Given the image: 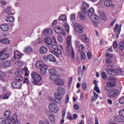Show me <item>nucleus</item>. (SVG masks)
<instances>
[{
  "label": "nucleus",
  "instance_id": "1",
  "mask_svg": "<svg viewBox=\"0 0 124 124\" xmlns=\"http://www.w3.org/2000/svg\"><path fill=\"white\" fill-rule=\"evenodd\" d=\"M48 72L50 74H52L50 76V78L52 81H54L55 85H57L58 86H63V85H64V82L61 79V77L58 75L53 74L56 72V70L54 69H50L48 70Z\"/></svg>",
  "mask_w": 124,
  "mask_h": 124
},
{
  "label": "nucleus",
  "instance_id": "2",
  "mask_svg": "<svg viewBox=\"0 0 124 124\" xmlns=\"http://www.w3.org/2000/svg\"><path fill=\"white\" fill-rule=\"evenodd\" d=\"M15 74L16 75L15 78L16 81H23L24 80V78H23L21 75L24 74L25 76H29L30 75V71L28 69V67H24V68L21 70H17L15 72Z\"/></svg>",
  "mask_w": 124,
  "mask_h": 124
},
{
  "label": "nucleus",
  "instance_id": "3",
  "mask_svg": "<svg viewBox=\"0 0 124 124\" xmlns=\"http://www.w3.org/2000/svg\"><path fill=\"white\" fill-rule=\"evenodd\" d=\"M31 77L33 79L32 81L33 85H37L38 82H40L42 79L41 76L35 72H33L31 73Z\"/></svg>",
  "mask_w": 124,
  "mask_h": 124
},
{
  "label": "nucleus",
  "instance_id": "4",
  "mask_svg": "<svg viewBox=\"0 0 124 124\" xmlns=\"http://www.w3.org/2000/svg\"><path fill=\"white\" fill-rule=\"evenodd\" d=\"M108 80L109 82H108L106 83L108 87H115L116 86V82L117 81V79L115 77H110L108 78Z\"/></svg>",
  "mask_w": 124,
  "mask_h": 124
},
{
  "label": "nucleus",
  "instance_id": "5",
  "mask_svg": "<svg viewBox=\"0 0 124 124\" xmlns=\"http://www.w3.org/2000/svg\"><path fill=\"white\" fill-rule=\"evenodd\" d=\"M9 57V54L6 52V49H4L0 51V59L1 61H4Z\"/></svg>",
  "mask_w": 124,
  "mask_h": 124
},
{
  "label": "nucleus",
  "instance_id": "6",
  "mask_svg": "<svg viewBox=\"0 0 124 124\" xmlns=\"http://www.w3.org/2000/svg\"><path fill=\"white\" fill-rule=\"evenodd\" d=\"M48 107L53 113H58L59 112V107L55 103H51L49 104Z\"/></svg>",
  "mask_w": 124,
  "mask_h": 124
},
{
  "label": "nucleus",
  "instance_id": "7",
  "mask_svg": "<svg viewBox=\"0 0 124 124\" xmlns=\"http://www.w3.org/2000/svg\"><path fill=\"white\" fill-rule=\"evenodd\" d=\"M22 56H23V54H22V53L19 51H16L14 53V58L11 59L12 62H15V60H19L20 59H22Z\"/></svg>",
  "mask_w": 124,
  "mask_h": 124
},
{
  "label": "nucleus",
  "instance_id": "8",
  "mask_svg": "<svg viewBox=\"0 0 124 124\" xmlns=\"http://www.w3.org/2000/svg\"><path fill=\"white\" fill-rule=\"evenodd\" d=\"M89 18L90 20H91L92 22L93 23V26H94V27H96V26H97V19H98V16H97L96 15L94 14L92 16H89Z\"/></svg>",
  "mask_w": 124,
  "mask_h": 124
},
{
  "label": "nucleus",
  "instance_id": "9",
  "mask_svg": "<svg viewBox=\"0 0 124 124\" xmlns=\"http://www.w3.org/2000/svg\"><path fill=\"white\" fill-rule=\"evenodd\" d=\"M74 29L76 31L79 32V33H82V32H84V27L80 24H75Z\"/></svg>",
  "mask_w": 124,
  "mask_h": 124
},
{
  "label": "nucleus",
  "instance_id": "10",
  "mask_svg": "<svg viewBox=\"0 0 124 124\" xmlns=\"http://www.w3.org/2000/svg\"><path fill=\"white\" fill-rule=\"evenodd\" d=\"M70 50H69V47L66 46L65 48V53L66 54H67V55H68V56H69V55L71 54L72 57L73 59L74 58V51L73 50V48H72V47L70 46Z\"/></svg>",
  "mask_w": 124,
  "mask_h": 124
},
{
  "label": "nucleus",
  "instance_id": "11",
  "mask_svg": "<svg viewBox=\"0 0 124 124\" xmlns=\"http://www.w3.org/2000/svg\"><path fill=\"white\" fill-rule=\"evenodd\" d=\"M119 93V90L117 89H115L114 90H112L110 91L108 93V95L110 98H114L118 95V94Z\"/></svg>",
  "mask_w": 124,
  "mask_h": 124
},
{
  "label": "nucleus",
  "instance_id": "12",
  "mask_svg": "<svg viewBox=\"0 0 124 124\" xmlns=\"http://www.w3.org/2000/svg\"><path fill=\"white\" fill-rule=\"evenodd\" d=\"M54 96L55 98L56 102H57V103L61 104L62 103V94L56 93L54 94Z\"/></svg>",
  "mask_w": 124,
  "mask_h": 124
},
{
  "label": "nucleus",
  "instance_id": "13",
  "mask_svg": "<svg viewBox=\"0 0 124 124\" xmlns=\"http://www.w3.org/2000/svg\"><path fill=\"white\" fill-rule=\"evenodd\" d=\"M86 14H87L86 12L84 11H81L78 13V17H79L80 20L84 21L86 20Z\"/></svg>",
  "mask_w": 124,
  "mask_h": 124
},
{
  "label": "nucleus",
  "instance_id": "14",
  "mask_svg": "<svg viewBox=\"0 0 124 124\" xmlns=\"http://www.w3.org/2000/svg\"><path fill=\"white\" fill-rule=\"evenodd\" d=\"M21 81H15L12 82V86L14 89H20L22 87Z\"/></svg>",
  "mask_w": 124,
  "mask_h": 124
},
{
  "label": "nucleus",
  "instance_id": "15",
  "mask_svg": "<svg viewBox=\"0 0 124 124\" xmlns=\"http://www.w3.org/2000/svg\"><path fill=\"white\" fill-rule=\"evenodd\" d=\"M90 8V4L89 3L84 1L82 3V6L81 7V10L82 11H84L85 12H87V10H88Z\"/></svg>",
  "mask_w": 124,
  "mask_h": 124
},
{
  "label": "nucleus",
  "instance_id": "16",
  "mask_svg": "<svg viewBox=\"0 0 124 124\" xmlns=\"http://www.w3.org/2000/svg\"><path fill=\"white\" fill-rule=\"evenodd\" d=\"M17 119H18V116L15 114L10 120L9 119L8 121L6 122V124H13V123L15 122H18Z\"/></svg>",
  "mask_w": 124,
  "mask_h": 124
},
{
  "label": "nucleus",
  "instance_id": "17",
  "mask_svg": "<svg viewBox=\"0 0 124 124\" xmlns=\"http://www.w3.org/2000/svg\"><path fill=\"white\" fill-rule=\"evenodd\" d=\"M7 14L9 16L10 15H14L15 14V11L12 7H10V6H7Z\"/></svg>",
  "mask_w": 124,
  "mask_h": 124
},
{
  "label": "nucleus",
  "instance_id": "18",
  "mask_svg": "<svg viewBox=\"0 0 124 124\" xmlns=\"http://www.w3.org/2000/svg\"><path fill=\"white\" fill-rule=\"evenodd\" d=\"M121 25L119 26L118 24H116L115 26L114 31V32L117 31V33L116 34V37H119V35H120V32H121Z\"/></svg>",
  "mask_w": 124,
  "mask_h": 124
},
{
  "label": "nucleus",
  "instance_id": "19",
  "mask_svg": "<svg viewBox=\"0 0 124 124\" xmlns=\"http://www.w3.org/2000/svg\"><path fill=\"white\" fill-rule=\"evenodd\" d=\"M10 115H11V111L8 109L4 112V117L6 119V122H8L9 118H10Z\"/></svg>",
  "mask_w": 124,
  "mask_h": 124
},
{
  "label": "nucleus",
  "instance_id": "20",
  "mask_svg": "<svg viewBox=\"0 0 124 124\" xmlns=\"http://www.w3.org/2000/svg\"><path fill=\"white\" fill-rule=\"evenodd\" d=\"M53 34V31L52 29H46L44 31V35L45 36H51Z\"/></svg>",
  "mask_w": 124,
  "mask_h": 124
},
{
  "label": "nucleus",
  "instance_id": "21",
  "mask_svg": "<svg viewBox=\"0 0 124 124\" xmlns=\"http://www.w3.org/2000/svg\"><path fill=\"white\" fill-rule=\"evenodd\" d=\"M45 65L43 61L40 60L36 62V66L38 69L42 68V67Z\"/></svg>",
  "mask_w": 124,
  "mask_h": 124
},
{
  "label": "nucleus",
  "instance_id": "22",
  "mask_svg": "<svg viewBox=\"0 0 124 124\" xmlns=\"http://www.w3.org/2000/svg\"><path fill=\"white\" fill-rule=\"evenodd\" d=\"M47 51H48V48L45 46H41V47L40 48L39 52L40 54H41L42 55L46 54V53H47Z\"/></svg>",
  "mask_w": 124,
  "mask_h": 124
},
{
  "label": "nucleus",
  "instance_id": "23",
  "mask_svg": "<svg viewBox=\"0 0 124 124\" xmlns=\"http://www.w3.org/2000/svg\"><path fill=\"white\" fill-rule=\"evenodd\" d=\"M98 14L101 20H103V21H105L106 20H107V17H106V16H105V14H104L103 11H99Z\"/></svg>",
  "mask_w": 124,
  "mask_h": 124
},
{
  "label": "nucleus",
  "instance_id": "24",
  "mask_svg": "<svg viewBox=\"0 0 124 124\" xmlns=\"http://www.w3.org/2000/svg\"><path fill=\"white\" fill-rule=\"evenodd\" d=\"M57 92L58 93L63 95L65 93V89L61 86H59L57 89Z\"/></svg>",
  "mask_w": 124,
  "mask_h": 124
},
{
  "label": "nucleus",
  "instance_id": "25",
  "mask_svg": "<svg viewBox=\"0 0 124 124\" xmlns=\"http://www.w3.org/2000/svg\"><path fill=\"white\" fill-rule=\"evenodd\" d=\"M112 73L113 76H116V75H118V74H122L123 72H122V70L120 69H114L112 70Z\"/></svg>",
  "mask_w": 124,
  "mask_h": 124
},
{
  "label": "nucleus",
  "instance_id": "26",
  "mask_svg": "<svg viewBox=\"0 0 124 124\" xmlns=\"http://www.w3.org/2000/svg\"><path fill=\"white\" fill-rule=\"evenodd\" d=\"M32 47L31 46H28L24 48V51L26 54H30L32 52Z\"/></svg>",
  "mask_w": 124,
  "mask_h": 124
},
{
  "label": "nucleus",
  "instance_id": "27",
  "mask_svg": "<svg viewBox=\"0 0 124 124\" xmlns=\"http://www.w3.org/2000/svg\"><path fill=\"white\" fill-rule=\"evenodd\" d=\"M40 69L41 74L42 75H44L48 69V67L46 66V65H45L43 67L40 68Z\"/></svg>",
  "mask_w": 124,
  "mask_h": 124
},
{
  "label": "nucleus",
  "instance_id": "28",
  "mask_svg": "<svg viewBox=\"0 0 124 124\" xmlns=\"http://www.w3.org/2000/svg\"><path fill=\"white\" fill-rule=\"evenodd\" d=\"M104 5L107 7H112L113 3H112V0H106L104 2Z\"/></svg>",
  "mask_w": 124,
  "mask_h": 124
},
{
  "label": "nucleus",
  "instance_id": "29",
  "mask_svg": "<svg viewBox=\"0 0 124 124\" xmlns=\"http://www.w3.org/2000/svg\"><path fill=\"white\" fill-rule=\"evenodd\" d=\"M46 58L47 59V60H48V61L49 62H56V58H55V57H54V56L52 54H49L46 56Z\"/></svg>",
  "mask_w": 124,
  "mask_h": 124
},
{
  "label": "nucleus",
  "instance_id": "30",
  "mask_svg": "<svg viewBox=\"0 0 124 124\" xmlns=\"http://www.w3.org/2000/svg\"><path fill=\"white\" fill-rule=\"evenodd\" d=\"M0 28L4 31H7L9 30V26L7 24H2L0 25Z\"/></svg>",
  "mask_w": 124,
  "mask_h": 124
},
{
  "label": "nucleus",
  "instance_id": "31",
  "mask_svg": "<svg viewBox=\"0 0 124 124\" xmlns=\"http://www.w3.org/2000/svg\"><path fill=\"white\" fill-rule=\"evenodd\" d=\"M44 41L45 43H46V46H48V47H49L51 45V43H52V39L49 37H47L45 39Z\"/></svg>",
  "mask_w": 124,
  "mask_h": 124
},
{
  "label": "nucleus",
  "instance_id": "32",
  "mask_svg": "<svg viewBox=\"0 0 124 124\" xmlns=\"http://www.w3.org/2000/svg\"><path fill=\"white\" fill-rule=\"evenodd\" d=\"M49 49L50 50H53V51H56L58 48L59 46L56 44H53L52 45H50L48 46Z\"/></svg>",
  "mask_w": 124,
  "mask_h": 124
},
{
  "label": "nucleus",
  "instance_id": "33",
  "mask_svg": "<svg viewBox=\"0 0 124 124\" xmlns=\"http://www.w3.org/2000/svg\"><path fill=\"white\" fill-rule=\"evenodd\" d=\"M81 39L84 42H90V40L86 35H82L81 36Z\"/></svg>",
  "mask_w": 124,
  "mask_h": 124
},
{
  "label": "nucleus",
  "instance_id": "34",
  "mask_svg": "<svg viewBox=\"0 0 124 124\" xmlns=\"http://www.w3.org/2000/svg\"><path fill=\"white\" fill-rule=\"evenodd\" d=\"M11 65V63L10 62V60H6L3 62V66L4 67H8Z\"/></svg>",
  "mask_w": 124,
  "mask_h": 124
},
{
  "label": "nucleus",
  "instance_id": "35",
  "mask_svg": "<svg viewBox=\"0 0 124 124\" xmlns=\"http://www.w3.org/2000/svg\"><path fill=\"white\" fill-rule=\"evenodd\" d=\"M4 77H5V73L1 71H0V81H1V82H4Z\"/></svg>",
  "mask_w": 124,
  "mask_h": 124
},
{
  "label": "nucleus",
  "instance_id": "36",
  "mask_svg": "<svg viewBox=\"0 0 124 124\" xmlns=\"http://www.w3.org/2000/svg\"><path fill=\"white\" fill-rule=\"evenodd\" d=\"M5 20L8 23H12L15 20V18L14 16H8L6 18Z\"/></svg>",
  "mask_w": 124,
  "mask_h": 124
},
{
  "label": "nucleus",
  "instance_id": "37",
  "mask_svg": "<svg viewBox=\"0 0 124 124\" xmlns=\"http://www.w3.org/2000/svg\"><path fill=\"white\" fill-rule=\"evenodd\" d=\"M114 120L116 121L117 122H124V117H123L121 116H117Z\"/></svg>",
  "mask_w": 124,
  "mask_h": 124
},
{
  "label": "nucleus",
  "instance_id": "38",
  "mask_svg": "<svg viewBox=\"0 0 124 124\" xmlns=\"http://www.w3.org/2000/svg\"><path fill=\"white\" fill-rule=\"evenodd\" d=\"M59 21H62V22H66V16L65 15H62L58 18Z\"/></svg>",
  "mask_w": 124,
  "mask_h": 124
},
{
  "label": "nucleus",
  "instance_id": "39",
  "mask_svg": "<svg viewBox=\"0 0 124 124\" xmlns=\"http://www.w3.org/2000/svg\"><path fill=\"white\" fill-rule=\"evenodd\" d=\"M118 47L120 50L121 51H124V41H122L119 43Z\"/></svg>",
  "mask_w": 124,
  "mask_h": 124
},
{
  "label": "nucleus",
  "instance_id": "40",
  "mask_svg": "<svg viewBox=\"0 0 124 124\" xmlns=\"http://www.w3.org/2000/svg\"><path fill=\"white\" fill-rule=\"evenodd\" d=\"M94 14V9L93 8H91L88 11V16L90 17L92 15Z\"/></svg>",
  "mask_w": 124,
  "mask_h": 124
},
{
  "label": "nucleus",
  "instance_id": "41",
  "mask_svg": "<svg viewBox=\"0 0 124 124\" xmlns=\"http://www.w3.org/2000/svg\"><path fill=\"white\" fill-rule=\"evenodd\" d=\"M66 46L67 47H70L71 46V38L70 37H67Z\"/></svg>",
  "mask_w": 124,
  "mask_h": 124
},
{
  "label": "nucleus",
  "instance_id": "42",
  "mask_svg": "<svg viewBox=\"0 0 124 124\" xmlns=\"http://www.w3.org/2000/svg\"><path fill=\"white\" fill-rule=\"evenodd\" d=\"M50 53H52V54H58V55H62V50L58 48L56 51L51 50Z\"/></svg>",
  "mask_w": 124,
  "mask_h": 124
},
{
  "label": "nucleus",
  "instance_id": "43",
  "mask_svg": "<svg viewBox=\"0 0 124 124\" xmlns=\"http://www.w3.org/2000/svg\"><path fill=\"white\" fill-rule=\"evenodd\" d=\"M70 19L72 22H74L76 20V14H72L70 15Z\"/></svg>",
  "mask_w": 124,
  "mask_h": 124
},
{
  "label": "nucleus",
  "instance_id": "44",
  "mask_svg": "<svg viewBox=\"0 0 124 124\" xmlns=\"http://www.w3.org/2000/svg\"><path fill=\"white\" fill-rule=\"evenodd\" d=\"M16 65H17V66H23L24 65V62L22 60L18 61L16 62Z\"/></svg>",
  "mask_w": 124,
  "mask_h": 124
},
{
  "label": "nucleus",
  "instance_id": "45",
  "mask_svg": "<svg viewBox=\"0 0 124 124\" xmlns=\"http://www.w3.org/2000/svg\"><path fill=\"white\" fill-rule=\"evenodd\" d=\"M84 49H85V46L82 45L79 46V49L78 50V53H83L84 52Z\"/></svg>",
  "mask_w": 124,
  "mask_h": 124
},
{
  "label": "nucleus",
  "instance_id": "46",
  "mask_svg": "<svg viewBox=\"0 0 124 124\" xmlns=\"http://www.w3.org/2000/svg\"><path fill=\"white\" fill-rule=\"evenodd\" d=\"M61 30H62V27L59 26H56L54 29L56 33H60V31H61Z\"/></svg>",
  "mask_w": 124,
  "mask_h": 124
},
{
  "label": "nucleus",
  "instance_id": "47",
  "mask_svg": "<svg viewBox=\"0 0 124 124\" xmlns=\"http://www.w3.org/2000/svg\"><path fill=\"white\" fill-rule=\"evenodd\" d=\"M48 118L49 119V121H50L51 123L52 124H54L55 123V117L53 116V115H49L48 116Z\"/></svg>",
  "mask_w": 124,
  "mask_h": 124
},
{
  "label": "nucleus",
  "instance_id": "48",
  "mask_svg": "<svg viewBox=\"0 0 124 124\" xmlns=\"http://www.w3.org/2000/svg\"><path fill=\"white\" fill-rule=\"evenodd\" d=\"M63 27L67 32H69V25L67 23H64Z\"/></svg>",
  "mask_w": 124,
  "mask_h": 124
},
{
  "label": "nucleus",
  "instance_id": "49",
  "mask_svg": "<svg viewBox=\"0 0 124 124\" xmlns=\"http://www.w3.org/2000/svg\"><path fill=\"white\" fill-rule=\"evenodd\" d=\"M58 41L60 43H62L63 42V39L61 35H58L57 36Z\"/></svg>",
  "mask_w": 124,
  "mask_h": 124
},
{
  "label": "nucleus",
  "instance_id": "50",
  "mask_svg": "<svg viewBox=\"0 0 124 124\" xmlns=\"http://www.w3.org/2000/svg\"><path fill=\"white\" fill-rule=\"evenodd\" d=\"M0 42H2V43H4V44H7L8 43H9V40L8 39H2Z\"/></svg>",
  "mask_w": 124,
  "mask_h": 124
},
{
  "label": "nucleus",
  "instance_id": "51",
  "mask_svg": "<svg viewBox=\"0 0 124 124\" xmlns=\"http://www.w3.org/2000/svg\"><path fill=\"white\" fill-rule=\"evenodd\" d=\"M81 57V61H83V60H85L86 59V54H85V52H80V53Z\"/></svg>",
  "mask_w": 124,
  "mask_h": 124
},
{
  "label": "nucleus",
  "instance_id": "52",
  "mask_svg": "<svg viewBox=\"0 0 124 124\" xmlns=\"http://www.w3.org/2000/svg\"><path fill=\"white\" fill-rule=\"evenodd\" d=\"M94 90L97 93H99V92H100V90H99V88H98V85H96V86H94Z\"/></svg>",
  "mask_w": 124,
  "mask_h": 124
},
{
  "label": "nucleus",
  "instance_id": "53",
  "mask_svg": "<svg viewBox=\"0 0 124 124\" xmlns=\"http://www.w3.org/2000/svg\"><path fill=\"white\" fill-rule=\"evenodd\" d=\"M0 124H6V119H4V118L0 119Z\"/></svg>",
  "mask_w": 124,
  "mask_h": 124
},
{
  "label": "nucleus",
  "instance_id": "54",
  "mask_svg": "<svg viewBox=\"0 0 124 124\" xmlns=\"http://www.w3.org/2000/svg\"><path fill=\"white\" fill-rule=\"evenodd\" d=\"M107 72L108 75H111L113 76V70H111L110 69H108L107 70Z\"/></svg>",
  "mask_w": 124,
  "mask_h": 124
},
{
  "label": "nucleus",
  "instance_id": "55",
  "mask_svg": "<svg viewBox=\"0 0 124 124\" xmlns=\"http://www.w3.org/2000/svg\"><path fill=\"white\" fill-rule=\"evenodd\" d=\"M113 46L114 50H116V49H117V48L118 47V42L117 41L113 42Z\"/></svg>",
  "mask_w": 124,
  "mask_h": 124
},
{
  "label": "nucleus",
  "instance_id": "56",
  "mask_svg": "<svg viewBox=\"0 0 124 124\" xmlns=\"http://www.w3.org/2000/svg\"><path fill=\"white\" fill-rule=\"evenodd\" d=\"M0 4L1 5H6L7 4V1L4 0H0Z\"/></svg>",
  "mask_w": 124,
  "mask_h": 124
},
{
  "label": "nucleus",
  "instance_id": "57",
  "mask_svg": "<svg viewBox=\"0 0 124 124\" xmlns=\"http://www.w3.org/2000/svg\"><path fill=\"white\" fill-rule=\"evenodd\" d=\"M119 114L120 116H122V117H124V109H121L119 111Z\"/></svg>",
  "mask_w": 124,
  "mask_h": 124
},
{
  "label": "nucleus",
  "instance_id": "58",
  "mask_svg": "<svg viewBox=\"0 0 124 124\" xmlns=\"http://www.w3.org/2000/svg\"><path fill=\"white\" fill-rule=\"evenodd\" d=\"M119 102L120 104H124V97H121L119 100Z\"/></svg>",
  "mask_w": 124,
  "mask_h": 124
},
{
  "label": "nucleus",
  "instance_id": "59",
  "mask_svg": "<svg viewBox=\"0 0 124 124\" xmlns=\"http://www.w3.org/2000/svg\"><path fill=\"white\" fill-rule=\"evenodd\" d=\"M67 118L70 121H72V120H73V117H72V116H71V114H70V113H67Z\"/></svg>",
  "mask_w": 124,
  "mask_h": 124
},
{
  "label": "nucleus",
  "instance_id": "60",
  "mask_svg": "<svg viewBox=\"0 0 124 124\" xmlns=\"http://www.w3.org/2000/svg\"><path fill=\"white\" fill-rule=\"evenodd\" d=\"M101 76L102 78H103V79H105V80L107 79V76H106V74L105 73V72H102L101 74Z\"/></svg>",
  "mask_w": 124,
  "mask_h": 124
},
{
  "label": "nucleus",
  "instance_id": "61",
  "mask_svg": "<svg viewBox=\"0 0 124 124\" xmlns=\"http://www.w3.org/2000/svg\"><path fill=\"white\" fill-rule=\"evenodd\" d=\"M9 96H10V95L9 94H5L3 96V99H8V98H9Z\"/></svg>",
  "mask_w": 124,
  "mask_h": 124
},
{
  "label": "nucleus",
  "instance_id": "62",
  "mask_svg": "<svg viewBox=\"0 0 124 124\" xmlns=\"http://www.w3.org/2000/svg\"><path fill=\"white\" fill-rule=\"evenodd\" d=\"M93 54L91 53V52H88L87 53V57L89 60H91L92 58H93Z\"/></svg>",
  "mask_w": 124,
  "mask_h": 124
},
{
  "label": "nucleus",
  "instance_id": "63",
  "mask_svg": "<svg viewBox=\"0 0 124 124\" xmlns=\"http://www.w3.org/2000/svg\"><path fill=\"white\" fill-rule=\"evenodd\" d=\"M106 57H107L108 59H110V58H113V54L111 53H106Z\"/></svg>",
  "mask_w": 124,
  "mask_h": 124
},
{
  "label": "nucleus",
  "instance_id": "64",
  "mask_svg": "<svg viewBox=\"0 0 124 124\" xmlns=\"http://www.w3.org/2000/svg\"><path fill=\"white\" fill-rule=\"evenodd\" d=\"M82 89L84 91H86V90H87V83L86 82H84L82 84Z\"/></svg>",
  "mask_w": 124,
  "mask_h": 124
}]
</instances>
